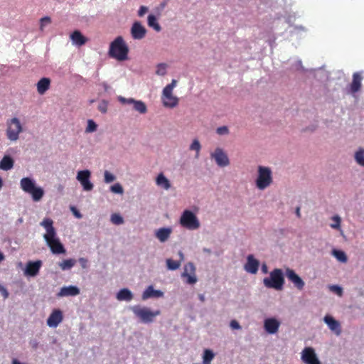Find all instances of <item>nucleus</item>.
<instances>
[{"label": "nucleus", "instance_id": "nucleus-57", "mask_svg": "<svg viewBox=\"0 0 364 364\" xmlns=\"http://www.w3.org/2000/svg\"><path fill=\"white\" fill-rule=\"evenodd\" d=\"M198 298L201 302H204L205 301V296L203 294H199Z\"/></svg>", "mask_w": 364, "mask_h": 364}, {"label": "nucleus", "instance_id": "nucleus-50", "mask_svg": "<svg viewBox=\"0 0 364 364\" xmlns=\"http://www.w3.org/2000/svg\"><path fill=\"white\" fill-rule=\"evenodd\" d=\"M78 262L83 269H86L87 267L88 260L86 258L80 257L79 258Z\"/></svg>", "mask_w": 364, "mask_h": 364}, {"label": "nucleus", "instance_id": "nucleus-23", "mask_svg": "<svg viewBox=\"0 0 364 364\" xmlns=\"http://www.w3.org/2000/svg\"><path fill=\"white\" fill-rule=\"evenodd\" d=\"M362 77L359 73H355L353 75V81L350 85L352 93L358 92L361 87Z\"/></svg>", "mask_w": 364, "mask_h": 364}, {"label": "nucleus", "instance_id": "nucleus-11", "mask_svg": "<svg viewBox=\"0 0 364 364\" xmlns=\"http://www.w3.org/2000/svg\"><path fill=\"white\" fill-rule=\"evenodd\" d=\"M210 156L215 161L217 165L220 167H225L230 164L228 155L220 148H216L214 152L211 153Z\"/></svg>", "mask_w": 364, "mask_h": 364}, {"label": "nucleus", "instance_id": "nucleus-21", "mask_svg": "<svg viewBox=\"0 0 364 364\" xmlns=\"http://www.w3.org/2000/svg\"><path fill=\"white\" fill-rule=\"evenodd\" d=\"M80 294V289L75 286H68L63 287L60 289V291L58 293V296H76Z\"/></svg>", "mask_w": 364, "mask_h": 364}, {"label": "nucleus", "instance_id": "nucleus-48", "mask_svg": "<svg viewBox=\"0 0 364 364\" xmlns=\"http://www.w3.org/2000/svg\"><path fill=\"white\" fill-rule=\"evenodd\" d=\"M183 277L187 278L186 282L191 284H195L197 282V278L194 274H188V275H183Z\"/></svg>", "mask_w": 364, "mask_h": 364}, {"label": "nucleus", "instance_id": "nucleus-29", "mask_svg": "<svg viewBox=\"0 0 364 364\" xmlns=\"http://www.w3.org/2000/svg\"><path fill=\"white\" fill-rule=\"evenodd\" d=\"M156 182L158 186L163 187L165 190H168L171 188L170 181L163 173H159L158 175Z\"/></svg>", "mask_w": 364, "mask_h": 364}, {"label": "nucleus", "instance_id": "nucleus-34", "mask_svg": "<svg viewBox=\"0 0 364 364\" xmlns=\"http://www.w3.org/2000/svg\"><path fill=\"white\" fill-rule=\"evenodd\" d=\"M167 267L170 270H176L181 266V261H175L172 259H166Z\"/></svg>", "mask_w": 364, "mask_h": 364}, {"label": "nucleus", "instance_id": "nucleus-58", "mask_svg": "<svg viewBox=\"0 0 364 364\" xmlns=\"http://www.w3.org/2000/svg\"><path fill=\"white\" fill-rule=\"evenodd\" d=\"M4 259V254L0 252V262Z\"/></svg>", "mask_w": 364, "mask_h": 364}, {"label": "nucleus", "instance_id": "nucleus-15", "mask_svg": "<svg viewBox=\"0 0 364 364\" xmlns=\"http://www.w3.org/2000/svg\"><path fill=\"white\" fill-rule=\"evenodd\" d=\"M280 326V322L274 318H266L264 321V328L269 334L276 333Z\"/></svg>", "mask_w": 364, "mask_h": 364}, {"label": "nucleus", "instance_id": "nucleus-16", "mask_svg": "<svg viewBox=\"0 0 364 364\" xmlns=\"http://www.w3.org/2000/svg\"><path fill=\"white\" fill-rule=\"evenodd\" d=\"M63 319L62 311L59 309H54L47 319V325L50 327H57Z\"/></svg>", "mask_w": 364, "mask_h": 364}, {"label": "nucleus", "instance_id": "nucleus-38", "mask_svg": "<svg viewBox=\"0 0 364 364\" xmlns=\"http://www.w3.org/2000/svg\"><path fill=\"white\" fill-rule=\"evenodd\" d=\"M201 149L200 144L198 139H194L190 146V150L196 151V156L198 157L200 150Z\"/></svg>", "mask_w": 364, "mask_h": 364}, {"label": "nucleus", "instance_id": "nucleus-56", "mask_svg": "<svg viewBox=\"0 0 364 364\" xmlns=\"http://www.w3.org/2000/svg\"><path fill=\"white\" fill-rule=\"evenodd\" d=\"M296 214L297 217H299V218L301 217V213H300V208L299 207L296 208Z\"/></svg>", "mask_w": 364, "mask_h": 364}, {"label": "nucleus", "instance_id": "nucleus-55", "mask_svg": "<svg viewBox=\"0 0 364 364\" xmlns=\"http://www.w3.org/2000/svg\"><path fill=\"white\" fill-rule=\"evenodd\" d=\"M262 271L264 274L267 273V265L265 264H262Z\"/></svg>", "mask_w": 364, "mask_h": 364}, {"label": "nucleus", "instance_id": "nucleus-19", "mask_svg": "<svg viewBox=\"0 0 364 364\" xmlns=\"http://www.w3.org/2000/svg\"><path fill=\"white\" fill-rule=\"evenodd\" d=\"M323 321L328 325V328L337 336H339L341 333L340 323L334 319L331 316H325Z\"/></svg>", "mask_w": 364, "mask_h": 364}, {"label": "nucleus", "instance_id": "nucleus-51", "mask_svg": "<svg viewBox=\"0 0 364 364\" xmlns=\"http://www.w3.org/2000/svg\"><path fill=\"white\" fill-rule=\"evenodd\" d=\"M148 11V8L145 6H140L138 11V16L139 17L143 16Z\"/></svg>", "mask_w": 364, "mask_h": 364}, {"label": "nucleus", "instance_id": "nucleus-26", "mask_svg": "<svg viewBox=\"0 0 364 364\" xmlns=\"http://www.w3.org/2000/svg\"><path fill=\"white\" fill-rule=\"evenodd\" d=\"M73 43L81 46L87 42V38L79 31H75L70 36Z\"/></svg>", "mask_w": 364, "mask_h": 364}, {"label": "nucleus", "instance_id": "nucleus-52", "mask_svg": "<svg viewBox=\"0 0 364 364\" xmlns=\"http://www.w3.org/2000/svg\"><path fill=\"white\" fill-rule=\"evenodd\" d=\"M230 327L232 329H240L241 326L236 320H232L230 323Z\"/></svg>", "mask_w": 364, "mask_h": 364}, {"label": "nucleus", "instance_id": "nucleus-47", "mask_svg": "<svg viewBox=\"0 0 364 364\" xmlns=\"http://www.w3.org/2000/svg\"><path fill=\"white\" fill-rule=\"evenodd\" d=\"M111 191L114 193H123V188L122 186L119 183H116L111 186L110 188Z\"/></svg>", "mask_w": 364, "mask_h": 364}, {"label": "nucleus", "instance_id": "nucleus-43", "mask_svg": "<svg viewBox=\"0 0 364 364\" xmlns=\"http://www.w3.org/2000/svg\"><path fill=\"white\" fill-rule=\"evenodd\" d=\"M104 177H105V183H111L113 182L115 180V176L109 172L108 171H105L104 173Z\"/></svg>", "mask_w": 364, "mask_h": 364}, {"label": "nucleus", "instance_id": "nucleus-1", "mask_svg": "<svg viewBox=\"0 0 364 364\" xmlns=\"http://www.w3.org/2000/svg\"><path fill=\"white\" fill-rule=\"evenodd\" d=\"M53 224V221L50 218H45L41 223V225L46 230V233L44 234L43 238L53 254H65V249L63 245L60 242L59 238L57 237L56 231Z\"/></svg>", "mask_w": 364, "mask_h": 364}, {"label": "nucleus", "instance_id": "nucleus-18", "mask_svg": "<svg viewBox=\"0 0 364 364\" xmlns=\"http://www.w3.org/2000/svg\"><path fill=\"white\" fill-rule=\"evenodd\" d=\"M162 102L166 107L173 108L178 104V98L172 95V92L169 94H166L164 91L162 92Z\"/></svg>", "mask_w": 364, "mask_h": 364}, {"label": "nucleus", "instance_id": "nucleus-59", "mask_svg": "<svg viewBox=\"0 0 364 364\" xmlns=\"http://www.w3.org/2000/svg\"><path fill=\"white\" fill-rule=\"evenodd\" d=\"M178 255H179V256L181 257V259L183 260V254L182 253V252L180 251L178 252Z\"/></svg>", "mask_w": 364, "mask_h": 364}, {"label": "nucleus", "instance_id": "nucleus-22", "mask_svg": "<svg viewBox=\"0 0 364 364\" xmlns=\"http://www.w3.org/2000/svg\"><path fill=\"white\" fill-rule=\"evenodd\" d=\"M171 232V228H161L155 232V236L161 242H164L168 240Z\"/></svg>", "mask_w": 364, "mask_h": 364}, {"label": "nucleus", "instance_id": "nucleus-49", "mask_svg": "<svg viewBox=\"0 0 364 364\" xmlns=\"http://www.w3.org/2000/svg\"><path fill=\"white\" fill-rule=\"evenodd\" d=\"M217 133L220 135L226 134L228 133V129L225 126L218 127L217 129Z\"/></svg>", "mask_w": 364, "mask_h": 364}, {"label": "nucleus", "instance_id": "nucleus-30", "mask_svg": "<svg viewBox=\"0 0 364 364\" xmlns=\"http://www.w3.org/2000/svg\"><path fill=\"white\" fill-rule=\"evenodd\" d=\"M147 23L149 27L153 28L157 32L161 30V27L158 23L156 17L153 14L148 16Z\"/></svg>", "mask_w": 364, "mask_h": 364}, {"label": "nucleus", "instance_id": "nucleus-31", "mask_svg": "<svg viewBox=\"0 0 364 364\" xmlns=\"http://www.w3.org/2000/svg\"><path fill=\"white\" fill-rule=\"evenodd\" d=\"M75 262L74 259H65L59 263V267L62 270L70 269L75 264Z\"/></svg>", "mask_w": 364, "mask_h": 364}, {"label": "nucleus", "instance_id": "nucleus-33", "mask_svg": "<svg viewBox=\"0 0 364 364\" xmlns=\"http://www.w3.org/2000/svg\"><path fill=\"white\" fill-rule=\"evenodd\" d=\"M214 358V353L212 350L206 349L203 353V364H210V362Z\"/></svg>", "mask_w": 364, "mask_h": 364}, {"label": "nucleus", "instance_id": "nucleus-7", "mask_svg": "<svg viewBox=\"0 0 364 364\" xmlns=\"http://www.w3.org/2000/svg\"><path fill=\"white\" fill-rule=\"evenodd\" d=\"M181 225L188 230H196L200 227V222L196 215L191 210H186L180 218Z\"/></svg>", "mask_w": 364, "mask_h": 364}, {"label": "nucleus", "instance_id": "nucleus-35", "mask_svg": "<svg viewBox=\"0 0 364 364\" xmlns=\"http://www.w3.org/2000/svg\"><path fill=\"white\" fill-rule=\"evenodd\" d=\"M196 268L194 264L192 262H188L184 266V272L182 274V276L188 274H194Z\"/></svg>", "mask_w": 364, "mask_h": 364}, {"label": "nucleus", "instance_id": "nucleus-9", "mask_svg": "<svg viewBox=\"0 0 364 364\" xmlns=\"http://www.w3.org/2000/svg\"><path fill=\"white\" fill-rule=\"evenodd\" d=\"M119 101L122 104H129L133 105V109L138 112L139 114H145L147 112L146 104L141 100H136L133 98H125L124 97H119Z\"/></svg>", "mask_w": 364, "mask_h": 364}, {"label": "nucleus", "instance_id": "nucleus-41", "mask_svg": "<svg viewBox=\"0 0 364 364\" xmlns=\"http://www.w3.org/2000/svg\"><path fill=\"white\" fill-rule=\"evenodd\" d=\"M97 130V124L96 123L92 120L89 119L87 122V126L86 127V132H94Z\"/></svg>", "mask_w": 364, "mask_h": 364}, {"label": "nucleus", "instance_id": "nucleus-4", "mask_svg": "<svg viewBox=\"0 0 364 364\" xmlns=\"http://www.w3.org/2000/svg\"><path fill=\"white\" fill-rule=\"evenodd\" d=\"M264 285L267 288L282 290L284 284V278L281 269H274L270 272L269 277L263 279Z\"/></svg>", "mask_w": 364, "mask_h": 364}, {"label": "nucleus", "instance_id": "nucleus-53", "mask_svg": "<svg viewBox=\"0 0 364 364\" xmlns=\"http://www.w3.org/2000/svg\"><path fill=\"white\" fill-rule=\"evenodd\" d=\"M72 210H73V213H74V215H75V216L76 218H82V215L75 208H72Z\"/></svg>", "mask_w": 364, "mask_h": 364}, {"label": "nucleus", "instance_id": "nucleus-46", "mask_svg": "<svg viewBox=\"0 0 364 364\" xmlns=\"http://www.w3.org/2000/svg\"><path fill=\"white\" fill-rule=\"evenodd\" d=\"M329 289L331 291L336 293L337 295L341 296L343 294V289L341 287L337 285H331Z\"/></svg>", "mask_w": 364, "mask_h": 364}, {"label": "nucleus", "instance_id": "nucleus-37", "mask_svg": "<svg viewBox=\"0 0 364 364\" xmlns=\"http://www.w3.org/2000/svg\"><path fill=\"white\" fill-rule=\"evenodd\" d=\"M333 223L330 225L331 228L336 230H339L341 228V219L338 215H334L332 217Z\"/></svg>", "mask_w": 364, "mask_h": 364}, {"label": "nucleus", "instance_id": "nucleus-40", "mask_svg": "<svg viewBox=\"0 0 364 364\" xmlns=\"http://www.w3.org/2000/svg\"><path fill=\"white\" fill-rule=\"evenodd\" d=\"M166 64L165 63H160L157 65V69H156V73L158 75H161V76H164L166 75Z\"/></svg>", "mask_w": 364, "mask_h": 364}, {"label": "nucleus", "instance_id": "nucleus-13", "mask_svg": "<svg viewBox=\"0 0 364 364\" xmlns=\"http://www.w3.org/2000/svg\"><path fill=\"white\" fill-rule=\"evenodd\" d=\"M285 275L299 290L304 289L305 285L304 282L293 269L287 268L285 272Z\"/></svg>", "mask_w": 364, "mask_h": 364}, {"label": "nucleus", "instance_id": "nucleus-28", "mask_svg": "<svg viewBox=\"0 0 364 364\" xmlns=\"http://www.w3.org/2000/svg\"><path fill=\"white\" fill-rule=\"evenodd\" d=\"M117 299L119 301H131L133 295L128 289H122L117 294Z\"/></svg>", "mask_w": 364, "mask_h": 364}, {"label": "nucleus", "instance_id": "nucleus-5", "mask_svg": "<svg viewBox=\"0 0 364 364\" xmlns=\"http://www.w3.org/2000/svg\"><path fill=\"white\" fill-rule=\"evenodd\" d=\"M131 310L134 314L144 323L153 322L155 317L161 314L160 310L152 311L149 308L139 305L131 307Z\"/></svg>", "mask_w": 364, "mask_h": 364}, {"label": "nucleus", "instance_id": "nucleus-27", "mask_svg": "<svg viewBox=\"0 0 364 364\" xmlns=\"http://www.w3.org/2000/svg\"><path fill=\"white\" fill-rule=\"evenodd\" d=\"M14 166V160L9 156H4L0 161V168L4 171L10 170Z\"/></svg>", "mask_w": 364, "mask_h": 364}, {"label": "nucleus", "instance_id": "nucleus-32", "mask_svg": "<svg viewBox=\"0 0 364 364\" xmlns=\"http://www.w3.org/2000/svg\"><path fill=\"white\" fill-rule=\"evenodd\" d=\"M355 160L358 165L364 167V149L360 148L355 152Z\"/></svg>", "mask_w": 364, "mask_h": 364}, {"label": "nucleus", "instance_id": "nucleus-24", "mask_svg": "<svg viewBox=\"0 0 364 364\" xmlns=\"http://www.w3.org/2000/svg\"><path fill=\"white\" fill-rule=\"evenodd\" d=\"M164 293L160 290H154L152 286H149L143 292L142 299H147L151 297H161Z\"/></svg>", "mask_w": 364, "mask_h": 364}, {"label": "nucleus", "instance_id": "nucleus-42", "mask_svg": "<svg viewBox=\"0 0 364 364\" xmlns=\"http://www.w3.org/2000/svg\"><path fill=\"white\" fill-rule=\"evenodd\" d=\"M177 81L172 80L171 82L167 85L163 90L166 94H169L170 92H173V88L176 86Z\"/></svg>", "mask_w": 364, "mask_h": 364}, {"label": "nucleus", "instance_id": "nucleus-36", "mask_svg": "<svg viewBox=\"0 0 364 364\" xmlns=\"http://www.w3.org/2000/svg\"><path fill=\"white\" fill-rule=\"evenodd\" d=\"M110 220L114 225H122L124 223L123 218L118 213H113L111 215Z\"/></svg>", "mask_w": 364, "mask_h": 364}, {"label": "nucleus", "instance_id": "nucleus-44", "mask_svg": "<svg viewBox=\"0 0 364 364\" xmlns=\"http://www.w3.org/2000/svg\"><path fill=\"white\" fill-rule=\"evenodd\" d=\"M51 19L48 16H45L41 18L40 20V29L41 31H43V28L46 25L50 23Z\"/></svg>", "mask_w": 364, "mask_h": 364}, {"label": "nucleus", "instance_id": "nucleus-45", "mask_svg": "<svg viewBox=\"0 0 364 364\" xmlns=\"http://www.w3.org/2000/svg\"><path fill=\"white\" fill-rule=\"evenodd\" d=\"M108 103L105 100H102L98 105V110L102 113H106L107 111Z\"/></svg>", "mask_w": 364, "mask_h": 364}, {"label": "nucleus", "instance_id": "nucleus-8", "mask_svg": "<svg viewBox=\"0 0 364 364\" xmlns=\"http://www.w3.org/2000/svg\"><path fill=\"white\" fill-rule=\"evenodd\" d=\"M23 128L18 118H13L7 122L6 136L11 141H16Z\"/></svg>", "mask_w": 364, "mask_h": 364}, {"label": "nucleus", "instance_id": "nucleus-12", "mask_svg": "<svg viewBox=\"0 0 364 364\" xmlns=\"http://www.w3.org/2000/svg\"><path fill=\"white\" fill-rule=\"evenodd\" d=\"M90 171L88 170L80 171L77 175V179L80 182L85 191H91L93 184L90 181Z\"/></svg>", "mask_w": 364, "mask_h": 364}, {"label": "nucleus", "instance_id": "nucleus-54", "mask_svg": "<svg viewBox=\"0 0 364 364\" xmlns=\"http://www.w3.org/2000/svg\"><path fill=\"white\" fill-rule=\"evenodd\" d=\"M1 292L5 299L9 296V293L6 289L2 288Z\"/></svg>", "mask_w": 364, "mask_h": 364}, {"label": "nucleus", "instance_id": "nucleus-2", "mask_svg": "<svg viewBox=\"0 0 364 364\" xmlns=\"http://www.w3.org/2000/svg\"><path fill=\"white\" fill-rule=\"evenodd\" d=\"M129 48L122 36L117 37L109 46V55L119 61L128 58Z\"/></svg>", "mask_w": 364, "mask_h": 364}, {"label": "nucleus", "instance_id": "nucleus-3", "mask_svg": "<svg viewBox=\"0 0 364 364\" xmlns=\"http://www.w3.org/2000/svg\"><path fill=\"white\" fill-rule=\"evenodd\" d=\"M20 186L25 193L31 196L34 201L41 200L44 195L43 189L36 186L34 181L31 178H23L20 181Z\"/></svg>", "mask_w": 364, "mask_h": 364}, {"label": "nucleus", "instance_id": "nucleus-17", "mask_svg": "<svg viewBox=\"0 0 364 364\" xmlns=\"http://www.w3.org/2000/svg\"><path fill=\"white\" fill-rule=\"evenodd\" d=\"M41 266L42 262L41 260L28 262L25 269V274L31 277H35L38 274Z\"/></svg>", "mask_w": 364, "mask_h": 364}, {"label": "nucleus", "instance_id": "nucleus-25", "mask_svg": "<svg viewBox=\"0 0 364 364\" xmlns=\"http://www.w3.org/2000/svg\"><path fill=\"white\" fill-rule=\"evenodd\" d=\"M50 80L49 78L43 77L37 83V90L40 95H43L50 87Z\"/></svg>", "mask_w": 364, "mask_h": 364}, {"label": "nucleus", "instance_id": "nucleus-39", "mask_svg": "<svg viewBox=\"0 0 364 364\" xmlns=\"http://www.w3.org/2000/svg\"><path fill=\"white\" fill-rule=\"evenodd\" d=\"M333 255L341 262H346L347 261V257L343 251L333 250Z\"/></svg>", "mask_w": 364, "mask_h": 364}, {"label": "nucleus", "instance_id": "nucleus-20", "mask_svg": "<svg viewBox=\"0 0 364 364\" xmlns=\"http://www.w3.org/2000/svg\"><path fill=\"white\" fill-rule=\"evenodd\" d=\"M259 262L254 258L253 255H250L247 257V263L245 265V269L251 274H256L258 271Z\"/></svg>", "mask_w": 364, "mask_h": 364}, {"label": "nucleus", "instance_id": "nucleus-14", "mask_svg": "<svg viewBox=\"0 0 364 364\" xmlns=\"http://www.w3.org/2000/svg\"><path fill=\"white\" fill-rule=\"evenodd\" d=\"M146 30L139 21H135L131 28V34L134 39L140 40L144 38Z\"/></svg>", "mask_w": 364, "mask_h": 364}, {"label": "nucleus", "instance_id": "nucleus-10", "mask_svg": "<svg viewBox=\"0 0 364 364\" xmlns=\"http://www.w3.org/2000/svg\"><path fill=\"white\" fill-rule=\"evenodd\" d=\"M301 360L306 364H321L314 349L311 347H306L302 350Z\"/></svg>", "mask_w": 364, "mask_h": 364}, {"label": "nucleus", "instance_id": "nucleus-6", "mask_svg": "<svg viewBox=\"0 0 364 364\" xmlns=\"http://www.w3.org/2000/svg\"><path fill=\"white\" fill-rule=\"evenodd\" d=\"M273 181L272 171L269 167L258 166V176L256 180V186L259 190H264L269 187Z\"/></svg>", "mask_w": 364, "mask_h": 364}]
</instances>
